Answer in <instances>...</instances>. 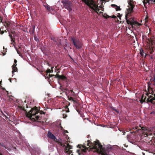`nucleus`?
I'll return each instance as SVG.
<instances>
[{
    "label": "nucleus",
    "mask_w": 155,
    "mask_h": 155,
    "mask_svg": "<svg viewBox=\"0 0 155 155\" xmlns=\"http://www.w3.org/2000/svg\"><path fill=\"white\" fill-rule=\"evenodd\" d=\"M146 98V96H144V95H143L142 96L141 100H140V102L141 103H142L144 101H145Z\"/></svg>",
    "instance_id": "2eb2a0df"
},
{
    "label": "nucleus",
    "mask_w": 155,
    "mask_h": 155,
    "mask_svg": "<svg viewBox=\"0 0 155 155\" xmlns=\"http://www.w3.org/2000/svg\"><path fill=\"white\" fill-rule=\"evenodd\" d=\"M9 35L10 37L11 38V41L12 42L11 43V44L13 45H14L15 43L14 40L12 38V36L11 35Z\"/></svg>",
    "instance_id": "f3484780"
},
{
    "label": "nucleus",
    "mask_w": 155,
    "mask_h": 155,
    "mask_svg": "<svg viewBox=\"0 0 155 155\" xmlns=\"http://www.w3.org/2000/svg\"><path fill=\"white\" fill-rule=\"evenodd\" d=\"M64 133H65V132L66 133H68V132L67 130H64Z\"/></svg>",
    "instance_id": "393cba45"
},
{
    "label": "nucleus",
    "mask_w": 155,
    "mask_h": 155,
    "mask_svg": "<svg viewBox=\"0 0 155 155\" xmlns=\"http://www.w3.org/2000/svg\"><path fill=\"white\" fill-rule=\"evenodd\" d=\"M16 64H14L13 66H12V68L13 69L12 71V73L13 74V72H16L17 71V68L16 67Z\"/></svg>",
    "instance_id": "4468645a"
},
{
    "label": "nucleus",
    "mask_w": 155,
    "mask_h": 155,
    "mask_svg": "<svg viewBox=\"0 0 155 155\" xmlns=\"http://www.w3.org/2000/svg\"><path fill=\"white\" fill-rule=\"evenodd\" d=\"M128 5L127 8L126 14L125 18L126 19L127 22L128 24H130L132 27L134 26L137 25L140 26L141 25V24L139 23L137 21H131L127 19V17L128 14L131 12L134 6V2L133 0H128Z\"/></svg>",
    "instance_id": "f03ea898"
},
{
    "label": "nucleus",
    "mask_w": 155,
    "mask_h": 155,
    "mask_svg": "<svg viewBox=\"0 0 155 155\" xmlns=\"http://www.w3.org/2000/svg\"><path fill=\"white\" fill-rule=\"evenodd\" d=\"M142 129L141 132L143 134L145 137H147L148 136L152 135L153 133L154 135H155V129L154 128H146L144 127H141Z\"/></svg>",
    "instance_id": "39448f33"
},
{
    "label": "nucleus",
    "mask_w": 155,
    "mask_h": 155,
    "mask_svg": "<svg viewBox=\"0 0 155 155\" xmlns=\"http://www.w3.org/2000/svg\"><path fill=\"white\" fill-rule=\"evenodd\" d=\"M45 7H46V8H47L48 10H49V11L50 10V7H49L48 6H46Z\"/></svg>",
    "instance_id": "412c9836"
},
{
    "label": "nucleus",
    "mask_w": 155,
    "mask_h": 155,
    "mask_svg": "<svg viewBox=\"0 0 155 155\" xmlns=\"http://www.w3.org/2000/svg\"><path fill=\"white\" fill-rule=\"evenodd\" d=\"M48 136L49 138L53 140L54 141L56 142H58V140L56 139L54 136L52 134L51 132H48Z\"/></svg>",
    "instance_id": "9d476101"
},
{
    "label": "nucleus",
    "mask_w": 155,
    "mask_h": 155,
    "mask_svg": "<svg viewBox=\"0 0 155 155\" xmlns=\"http://www.w3.org/2000/svg\"><path fill=\"white\" fill-rule=\"evenodd\" d=\"M140 54L143 57V56H145V53H144L143 51L141 49L140 50Z\"/></svg>",
    "instance_id": "dca6fc26"
},
{
    "label": "nucleus",
    "mask_w": 155,
    "mask_h": 155,
    "mask_svg": "<svg viewBox=\"0 0 155 155\" xmlns=\"http://www.w3.org/2000/svg\"><path fill=\"white\" fill-rule=\"evenodd\" d=\"M0 155H2L1 153H0Z\"/></svg>",
    "instance_id": "72a5a7b5"
},
{
    "label": "nucleus",
    "mask_w": 155,
    "mask_h": 155,
    "mask_svg": "<svg viewBox=\"0 0 155 155\" xmlns=\"http://www.w3.org/2000/svg\"><path fill=\"white\" fill-rule=\"evenodd\" d=\"M153 91H150L149 89H148V92L146 93V95L148 97L147 100V102H150L152 104L154 103L153 101L155 100V94H153Z\"/></svg>",
    "instance_id": "423d86ee"
},
{
    "label": "nucleus",
    "mask_w": 155,
    "mask_h": 155,
    "mask_svg": "<svg viewBox=\"0 0 155 155\" xmlns=\"http://www.w3.org/2000/svg\"><path fill=\"white\" fill-rule=\"evenodd\" d=\"M101 1H104V0H101Z\"/></svg>",
    "instance_id": "4c0bfd02"
},
{
    "label": "nucleus",
    "mask_w": 155,
    "mask_h": 155,
    "mask_svg": "<svg viewBox=\"0 0 155 155\" xmlns=\"http://www.w3.org/2000/svg\"><path fill=\"white\" fill-rule=\"evenodd\" d=\"M68 99L70 101H74L73 100V98L72 97H68Z\"/></svg>",
    "instance_id": "6ab92c4d"
},
{
    "label": "nucleus",
    "mask_w": 155,
    "mask_h": 155,
    "mask_svg": "<svg viewBox=\"0 0 155 155\" xmlns=\"http://www.w3.org/2000/svg\"><path fill=\"white\" fill-rule=\"evenodd\" d=\"M39 112V110L36 107L32 108L29 112L27 114V117L31 118L33 121L38 120L39 118L38 115H37Z\"/></svg>",
    "instance_id": "20e7f679"
},
{
    "label": "nucleus",
    "mask_w": 155,
    "mask_h": 155,
    "mask_svg": "<svg viewBox=\"0 0 155 155\" xmlns=\"http://www.w3.org/2000/svg\"><path fill=\"white\" fill-rule=\"evenodd\" d=\"M1 82L0 81V84H1Z\"/></svg>",
    "instance_id": "ea45409f"
},
{
    "label": "nucleus",
    "mask_w": 155,
    "mask_h": 155,
    "mask_svg": "<svg viewBox=\"0 0 155 155\" xmlns=\"http://www.w3.org/2000/svg\"><path fill=\"white\" fill-rule=\"evenodd\" d=\"M85 145L88 147L83 145L80 147L81 150L84 152H85L86 150L89 148V150L92 149L93 151L97 152L102 155H108L98 140L94 141L93 143L88 140Z\"/></svg>",
    "instance_id": "f257e3e1"
},
{
    "label": "nucleus",
    "mask_w": 155,
    "mask_h": 155,
    "mask_svg": "<svg viewBox=\"0 0 155 155\" xmlns=\"http://www.w3.org/2000/svg\"><path fill=\"white\" fill-rule=\"evenodd\" d=\"M125 132L123 134V135H124V134L125 133Z\"/></svg>",
    "instance_id": "c9c22d12"
},
{
    "label": "nucleus",
    "mask_w": 155,
    "mask_h": 155,
    "mask_svg": "<svg viewBox=\"0 0 155 155\" xmlns=\"http://www.w3.org/2000/svg\"><path fill=\"white\" fill-rule=\"evenodd\" d=\"M148 46L150 49H152L153 48L154 41L152 39H148L147 41Z\"/></svg>",
    "instance_id": "1a4fd4ad"
},
{
    "label": "nucleus",
    "mask_w": 155,
    "mask_h": 155,
    "mask_svg": "<svg viewBox=\"0 0 155 155\" xmlns=\"http://www.w3.org/2000/svg\"><path fill=\"white\" fill-rule=\"evenodd\" d=\"M63 116L64 118H65L67 117V116L66 115H64V114L63 115Z\"/></svg>",
    "instance_id": "a878e982"
},
{
    "label": "nucleus",
    "mask_w": 155,
    "mask_h": 155,
    "mask_svg": "<svg viewBox=\"0 0 155 155\" xmlns=\"http://www.w3.org/2000/svg\"><path fill=\"white\" fill-rule=\"evenodd\" d=\"M61 145L63 147H65L64 149V152L68 155H70L72 153V151L71 150L72 149V147L70 145H69L68 143H61Z\"/></svg>",
    "instance_id": "0eeeda50"
},
{
    "label": "nucleus",
    "mask_w": 155,
    "mask_h": 155,
    "mask_svg": "<svg viewBox=\"0 0 155 155\" xmlns=\"http://www.w3.org/2000/svg\"><path fill=\"white\" fill-rule=\"evenodd\" d=\"M116 110V111L117 112V113H118V112H119V111H117V110Z\"/></svg>",
    "instance_id": "2f4dec72"
},
{
    "label": "nucleus",
    "mask_w": 155,
    "mask_h": 155,
    "mask_svg": "<svg viewBox=\"0 0 155 155\" xmlns=\"http://www.w3.org/2000/svg\"><path fill=\"white\" fill-rule=\"evenodd\" d=\"M55 77L56 78H58L60 79H61L62 80H64L66 79V77L65 76L62 75H60L58 74H57L55 75Z\"/></svg>",
    "instance_id": "f8f14e48"
},
{
    "label": "nucleus",
    "mask_w": 155,
    "mask_h": 155,
    "mask_svg": "<svg viewBox=\"0 0 155 155\" xmlns=\"http://www.w3.org/2000/svg\"><path fill=\"white\" fill-rule=\"evenodd\" d=\"M72 40L74 46L77 49L81 48L82 44L78 39L72 38Z\"/></svg>",
    "instance_id": "6e6552de"
},
{
    "label": "nucleus",
    "mask_w": 155,
    "mask_h": 155,
    "mask_svg": "<svg viewBox=\"0 0 155 155\" xmlns=\"http://www.w3.org/2000/svg\"><path fill=\"white\" fill-rule=\"evenodd\" d=\"M147 18V17H146V18H145V20H146Z\"/></svg>",
    "instance_id": "f704fd0d"
},
{
    "label": "nucleus",
    "mask_w": 155,
    "mask_h": 155,
    "mask_svg": "<svg viewBox=\"0 0 155 155\" xmlns=\"http://www.w3.org/2000/svg\"><path fill=\"white\" fill-rule=\"evenodd\" d=\"M53 70H51V72H53Z\"/></svg>",
    "instance_id": "c756f323"
},
{
    "label": "nucleus",
    "mask_w": 155,
    "mask_h": 155,
    "mask_svg": "<svg viewBox=\"0 0 155 155\" xmlns=\"http://www.w3.org/2000/svg\"><path fill=\"white\" fill-rule=\"evenodd\" d=\"M136 129H137V127H136Z\"/></svg>",
    "instance_id": "79ce46f5"
},
{
    "label": "nucleus",
    "mask_w": 155,
    "mask_h": 155,
    "mask_svg": "<svg viewBox=\"0 0 155 155\" xmlns=\"http://www.w3.org/2000/svg\"><path fill=\"white\" fill-rule=\"evenodd\" d=\"M3 33H4L3 31H2L1 32V34H2Z\"/></svg>",
    "instance_id": "cd10ccee"
},
{
    "label": "nucleus",
    "mask_w": 155,
    "mask_h": 155,
    "mask_svg": "<svg viewBox=\"0 0 155 155\" xmlns=\"http://www.w3.org/2000/svg\"><path fill=\"white\" fill-rule=\"evenodd\" d=\"M155 2V1L154 0H144L143 1V3L144 5L145 6V4L147 3H152L153 2Z\"/></svg>",
    "instance_id": "9b49d317"
},
{
    "label": "nucleus",
    "mask_w": 155,
    "mask_h": 155,
    "mask_svg": "<svg viewBox=\"0 0 155 155\" xmlns=\"http://www.w3.org/2000/svg\"><path fill=\"white\" fill-rule=\"evenodd\" d=\"M7 26H8L9 25V24H7Z\"/></svg>",
    "instance_id": "7c9ffc66"
},
{
    "label": "nucleus",
    "mask_w": 155,
    "mask_h": 155,
    "mask_svg": "<svg viewBox=\"0 0 155 155\" xmlns=\"http://www.w3.org/2000/svg\"><path fill=\"white\" fill-rule=\"evenodd\" d=\"M14 62L15 63V64H16V63L17 62V60H15V59L14 60Z\"/></svg>",
    "instance_id": "b1692460"
},
{
    "label": "nucleus",
    "mask_w": 155,
    "mask_h": 155,
    "mask_svg": "<svg viewBox=\"0 0 155 155\" xmlns=\"http://www.w3.org/2000/svg\"><path fill=\"white\" fill-rule=\"evenodd\" d=\"M117 17H118L120 19L121 17V15L120 14L118 13L117 15Z\"/></svg>",
    "instance_id": "a211bd4d"
},
{
    "label": "nucleus",
    "mask_w": 155,
    "mask_h": 155,
    "mask_svg": "<svg viewBox=\"0 0 155 155\" xmlns=\"http://www.w3.org/2000/svg\"><path fill=\"white\" fill-rule=\"evenodd\" d=\"M49 76H50V77H51V76H50V74H49Z\"/></svg>",
    "instance_id": "58836bf2"
},
{
    "label": "nucleus",
    "mask_w": 155,
    "mask_h": 155,
    "mask_svg": "<svg viewBox=\"0 0 155 155\" xmlns=\"http://www.w3.org/2000/svg\"><path fill=\"white\" fill-rule=\"evenodd\" d=\"M112 18H117V16L116 15H113L112 16Z\"/></svg>",
    "instance_id": "4be33fe9"
},
{
    "label": "nucleus",
    "mask_w": 155,
    "mask_h": 155,
    "mask_svg": "<svg viewBox=\"0 0 155 155\" xmlns=\"http://www.w3.org/2000/svg\"><path fill=\"white\" fill-rule=\"evenodd\" d=\"M61 130H63V128L61 126Z\"/></svg>",
    "instance_id": "bb28decb"
},
{
    "label": "nucleus",
    "mask_w": 155,
    "mask_h": 155,
    "mask_svg": "<svg viewBox=\"0 0 155 155\" xmlns=\"http://www.w3.org/2000/svg\"><path fill=\"white\" fill-rule=\"evenodd\" d=\"M6 52V51H5L4 52H2V53L3 54V55H4L5 54V53Z\"/></svg>",
    "instance_id": "5701e85b"
},
{
    "label": "nucleus",
    "mask_w": 155,
    "mask_h": 155,
    "mask_svg": "<svg viewBox=\"0 0 155 155\" xmlns=\"http://www.w3.org/2000/svg\"><path fill=\"white\" fill-rule=\"evenodd\" d=\"M53 68V67H52L51 68V69H52Z\"/></svg>",
    "instance_id": "e433bc0d"
},
{
    "label": "nucleus",
    "mask_w": 155,
    "mask_h": 155,
    "mask_svg": "<svg viewBox=\"0 0 155 155\" xmlns=\"http://www.w3.org/2000/svg\"><path fill=\"white\" fill-rule=\"evenodd\" d=\"M46 72L47 73H50L51 72V70H50V69H48L46 71Z\"/></svg>",
    "instance_id": "aec40b11"
},
{
    "label": "nucleus",
    "mask_w": 155,
    "mask_h": 155,
    "mask_svg": "<svg viewBox=\"0 0 155 155\" xmlns=\"http://www.w3.org/2000/svg\"><path fill=\"white\" fill-rule=\"evenodd\" d=\"M85 3L87 4L91 9L94 10L98 14V12L100 13L102 12L101 11H103V9L100 6H98V5L95 2V1L93 0H82Z\"/></svg>",
    "instance_id": "7ed1b4c3"
},
{
    "label": "nucleus",
    "mask_w": 155,
    "mask_h": 155,
    "mask_svg": "<svg viewBox=\"0 0 155 155\" xmlns=\"http://www.w3.org/2000/svg\"><path fill=\"white\" fill-rule=\"evenodd\" d=\"M111 6L112 7H114L116 9V11H120L121 10L120 7L116 5L112 4L111 5Z\"/></svg>",
    "instance_id": "ddd939ff"
},
{
    "label": "nucleus",
    "mask_w": 155,
    "mask_h": 155,
    "mask_svg": "<svg viewBox=\"0 0 155 155\" xmlns=\"http://www.w3.org/2000/svg\"><path fill=\"white\" fill-rule=\"evenodd\" d=\"M71 92L72 93L73 92V93H74V92H73V91L72 90H71Z\"/></svg>",
    "instance_id": "c85d7f7f"
},
{
    "label": "nucleus",
    "mask_w": 155,
    "mask_h": 155,
    "mask_svg": "<svg viewBox=\"0 0 155 155\" xmlns=\"http://www.w3.org/2000/svg\"><path fill=\"white\" fill-rule=\"evenodd\" d=\"M72 95H74L73 94H71Z\"/></svg>",
    "instance_id": "a19ab883"
},
{
    "label": "nucleus",
    "mask_w": 155,
    "mask_h": 155,
    "mask_svg": "<svg viewBox=\"0 0 155 155\" xmlns=\"http://www.w3.org/2000/svg\"><path fill=\"white\" fill-rule=\"evenodd\" d=\"M73 155L71 153L70 155Z\"/></svg>",
    "instance_id": "473e14b6"
}]
</instances>
